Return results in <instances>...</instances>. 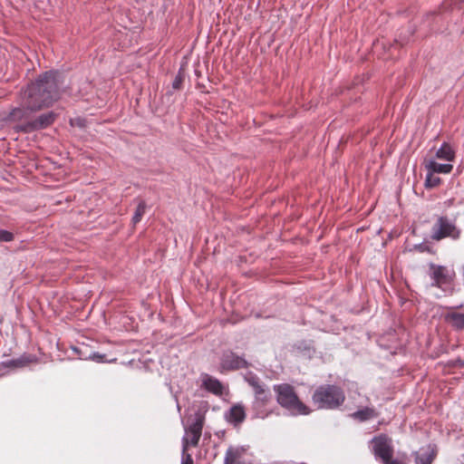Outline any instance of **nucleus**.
Returning <instances> with one entry per match:
<instances>
[{
  "label": "nucleus",
  "instance_id": "cd10ccee",
  "mask_svg": "<svg viewBox=\"0 0 464 464\" xmlns=\"http://www.w3.org/2000/svg\"><path fill=\"white\" fill-rule=\"evenodd\" d=\"M382 464H406L405 462L398 459H393V457L392 459H390V460L388 461H383L382 462Z\"/></svg>",
  "mask_w": 464,
  "mask_h": 464
},
{
  "label": "nucleus",
  "instance_id": "9d476101",
  "mask_svg": "<svg viewBox=\"0 0 464 464\" xmlns=\"http://www.w3.org/2000/svg\"><path fill=\"white\" fill-rule=\"evenodd\" d=\"M248 365L249 363L243 356H239L232 351L224 352L220 358L219 366L221 372L237 371L247 368Z\"/></svg>",
  "mask_w": 464,
  "mask_h": 464
},
{
  "label": "nucleus",
  "instance_id": "6e6552de",
  "mask_svg": "<svg viewBox=\"0 0 464 464\" xmlns=\"http://www.w3.org/2000/svg\"><path fill=\"white\" fill-rule=\"evenodd\" d=\"M372 453L377 461H388L393 457L392 440L387 434L374 436L370 441Z\"/></svg>",
  "mask_w": 464,
  "mask_h": 464
},
{
  "label": "nucleus",
  "instance_id": "9b49d317",
  "mask_svg": "<svg viewBox=\"0 0 464 464\" xmlns=\"http://www.w3.org/2000/svg\"><path fill=\"white\" fill-rule=\"evenodd\" d=\"M57 117L58 114L53 111L41 113L38 116L34 115L32 131L46 129L55 121Z\"/></svg>",
  "mask_w": 464,
  "mask_h": 464
},
{
  "label": "nucleus",
  "instance_id": "1a4fd4ad",
  "mask_svg": "<svg viewBox=\"0 0 464 464\" xmlns=\"http://www.w3.org/2000/svg\"><path fill=\"white\" fill-rule=\"evenodd\" d=\"M430 270L432 286L440 288L451 283L454 272L448 267L431 263L430 264Z\"/></svg>",
  "mask_w": 464,
  "mask_h": 464
},
{
  "label": "nucleus",
  "instance_id": "393cba45",
  "mask_svg": "<svg viewBox=\"0 0 464 464\" xmlns=\"http://www.w3.org/2000/svg\"><path fill=\"white\" fill-rule=\"evenodd\" d=\"M14 238L12 232L0 228V242H11Z\"/></svg>",
  "mask_w": 464,
  "mask_h": 464
},
{
  "label": "nucleus",
  "instance_id": "4be33fe9",
  "mask_svg": "<svg viewBox=\"0 0 464 464\" xmlns=\"http://www.w3.org/2000/svg\"><path fill=\"white\" fill-rule=\"evenodd\" d=\"M84 359L92 360L98 363H104V362H112L116 361V358L113 359H107V356L105 353H101L98 352H92L88 356L84 357Z\"/></svg>",
  "mask_w": 464,
  "mask_h": 464
},
{
  "label": "nucleus",
  "instance_id": "7ed1b4c3",
  "mask_svg": "<svg viewBox=\"0 0 464 464\" xmlns=\"http://www.w3.org/2000/svg\"><path fill=\"white\" fill-rule=\"evenodd\" d=\"M344 401V391L335 384H321L312 395V402L318 410H335Z\"/></svg>",
  "mask_w": 464,
  "mask_h": 464
},
{
  "label": "nucleus",
  "instance_id": "f257e3e1",
  "mask_svg": "<svg viewBox=\"0 0 464 464\" xmlns=\"http://www.w3.org/2000/svg\"><path fill=\"white\" fill-rule=\"evenodd\" d=\"M63 83V76L58 71H47L24 87L19 97H24L40 111L48 109L61 99Z\"/></svg>",
  "mask_w": 464,
  "mask_h": 464
},
{
  "label": "nucleus",
  "instance_id": "6ab92c4d",
  "mask_svg": "<svg viewBox=\"0 0 464 464\" xmlns=\"http://www.w3.org/2000/svg\"><path fill=\"white\" fill-rule=\"evenodd\" d=\"M447 319L457 330H464V314L451 313L447 315Z\"/></svg>",
  "mask_w": 464,
  "mask_h": 464
},
{
  "label": "nucleus",
  "instance_id": "412c9836",
  "mask_svg": "<svg viewBox=\"0 0 464 464\" xmlns=\"http://www.w3.org/2000/svg\"><path fill=\"white\" fill-rule=\"evenodd\" d=\"M147 209V204L144 200H140L136 208V210L133 214L131 222L133 226H136L139 222H140L143 215L145 214Z\"/></svg>",
  "mask_w": 464,
  "mask_h": 464
},
{
  "label": "nucleus",
  "instance_id": "b1692460",
  "mask_svg": "<svg viewBox=\"0 0 464 464\" xmlns=\"http://www.w3.org/2000/svg\"><path fill=\"white\" fill-rule=\"evenodd\" d=\"M185 75L182 70L180 69L177 75L175 76L173 82H172V88L175 90H179L182 87V83L184 81Z\"/></svg>",
  "mask_w": 464,
  "mask_h": 464
},
{
  "label": "nucleus",
  "instance_id": "2eb2a0df",
  "mask_svg": "<svg viewBox=\"0 0 464 464\" xmlns=\"http://www.w3.org/2000/svg\"><path fill=\"white\" fill-rule=\"evenodd\" d=\"M379 416V412L372 407H363L358 409L351 414V417L360 422H364Z\"/></svg>",
  "mask_w": 464,
  "mask_h": 464
},
{
  "label": "nucleus",
  "instance_id": "20e7f679",
  "mask_svg": "<svg viewBox=\"0 0 464 464\" xmlns=\"http://www.w3.org/2000/svg\"><path fill=\"white\" fill-rule=\"evenodd\" d=\"M20 104L13 108L7 115V121L14 123V129L17 132L30 133L32 132V125L34 114L40 111L39 109L34 108L24 97H19Z\"/></svg>",
  "mask_w": 464,
  "mask_h": 464
},
{
  "label": "nucleus",
  "instance_id": "a878e982",
  "mask_svg": "<svg viewBox=\"0 0 464 464\" xmlns=\"http://www.w3.org/2000/svg\"><path fill=\"white\" fill-rule=\"evenodd\" d=\"M86 121L83 118L77 117L74 119L70 120V124L72 126H77L79 128H84L85 127Z\"/></svg>",
  "mask_w": 464,
  "mask_h": 464
},
{
  "label": "nucleus",
  "instance_id": "c85d7f7f",
  "mask_svg": "<svg viewBox=\"0 0 464 464\" xmlns=\"http://www.w3.org/2000/svg\"><path fill=\"white\" fill-rule=\"evenodd\" d=\"M452 201H453V199H450V200H449V205H451V204H452Z\"/></svg>",
  "mask_w": 464,
  "mask_h": 464
},
{
  "label": "nucleus",
  "instance_id": "dca6fc26",
  "mask_svg": "<svg viewBox=\"0 0 464 464\" xmlns=\"http://www.w3.org/2000/svg\"><path fill=\"white\" fill-rule=\"evenodd\" d=\"M425 168L431 173L449 174L453 169V165L450 163H439L434 159L427 161Z\"/></svg>",
  "mask_w": 464,
  "mask_h": 464
},
{
  "label": "nucleus",
  "instance_id": "f03ea898",
  "mask_svg": "<svg viewBox=\"0 0 464 464\" xmlns=\"http://www.w3.org/2000/svg\"><path fill=\"white\" fill-rule=\"evenodd\" d=\"M244 380L252 387L254 399L251 403L253 417L266 419L273 412V397L269 388L253 372H247Z\"/></svg>",
  "mask_w": 464,
  "mask_h": 464
},
{
  "label": "nucleus",
  "instance_id": "ddd939ff",
  "mask_svg": "<svg viewBox=\"0 0 464 464\" xmlns=\"http://www.w3.org/2000/svg\"><path fill=\"white\" fill-rule=\"evenodd\" d=\"M227 422L234 426L240 425L246 419L245 407L242 404L233 405L225 414Z\"/></svg>",
  "mask_w": 464,
  "mask_h": 464
},
{
  "label": "nucleus",
  "instance_id": "5701e85b",
  "mask_svg": "<svg viewBox=\"0 0 464 464\" xmlns=\"http://www.w3.org/2000/svg\"><path fill=\"white\" fill-rule=\"evenodd\" d=\"M441 183V179L439 177L434 176L433 173L430 171H428L425 179V188H432L435 187H438Z\"/></svg>",
  "mask_w": 464,
  "mask_h": 464
},
{
  "label": "nucleus",
  "instance_id": "c756f323",
  "mask_svg": "<svg viewBox=\"0 0 464 464\" xmlns=\"http://www.w3.org/2000/svg\"><path fill=\"white\" fill-rule=\"evenodd\" d=\"M224 464H226V462H224Z\"/></svg>",
  "mask_w": 464,
  "mask_h": 464
},
{
  "label": "nucleus",
  "instance_id": "0eeeda50",
  "mask_svg": "<svg viewBox=\"0 0 464 464\" xmlns=\"http://www.w3.org/2000/svg\"><path fill=\"white\" fill-rule=\"evenodd\" d=\"M205 417L200 411H197L192 421L184 427V436L181 440L182 450L185 452L188 447H197L202 435Z\"/></svg>",
  "mask_w": 464,
  "mask_h": 464
},
{
  "label": "nucleus",
  "instance_id": "f3484780",
  "mask_svg": "<svg viewBox=\"0 0 464 464\" xmlns=\"http://www.w3.org/2000/svg\"><path fill=\"white\" fill-rule=\"evenodd\" d=\"M435 156L439 160L450 162L455 159V150L450 143L443 142L437 150Z\"/></svg>",
  "mask_w": 464,
  "mask_h": 464
},
{
  "label": "nucleus",
  "instance_id": "a211bd4d",
  "mask_svg": "<svg viewBox=\"0 0 464 464\" xmlns=\"http://www.w3.org/2000/svg\"><path fill=\"white\" fill-rule=\"evenodd\" d=\"M32 362L30 356L23 355L16 359H11L2 362L1 364L5 368H22Z\"/></svg>",
  "mask_w": 464,
  "mask_h": 464
},
{
  "label": "nucleus",
  "instance_id": "39448f33",
  "mask_svg": "<svg viewBox=\"0 0 464 464\" xmlns=\"http://www.w3.org/2000/svg\"><path fill=\"white\" fill-rule=\"evenodd\" d=\"M277 402L294 415H307L310 409L296 395L293 386L287 383L274 386Z\"/></svg>",
  "mask_w": 464,
  "mask_h": 464
},
{
  "label": "nucleus",
  "instance_id": "bb28decb",
  "mask_svg": "<svg viewBox=\"0 0 464 464\" xmlns=\"http://www.w3.org/2000/svg\"><path fill=\"white\" fill-rule=\"evenodd\" d=\"M187 451L182 450V459L181 464H193V459L192 456L188 453H186Z\"/></svg>",
  "mask_w": 464,
  "mask_h": 464
},
{
  "label": "nucleus",
  "instance_id": "aec40b11",
  "mask_svg": "<svg viewBox=\"0 0 464 464\" xmlns=\"http://www.w3.org/2000/svg\"><path fill=\"white\" fill-rule=\"evenodd\" d=\"M240 456L241 452L238 449L229 447L226 451L224 462H226V464H235Z\"/></svg>",
  "mask_w": 464,
  "mask_h": 464
},
{
  "label": "nucleus",
  "instance_id": "423d86ee",
  "mask_svg": "<svg viewBox=\"0 0 464 464\" xmlns=\"http://www.w3.org/2000/svg\"><path fill=\"white\" fill-rule=\"evenodd\" d=\"M462 230L456 224V219L450 218L448 216H437L430 230L432 240L440 241L444 238L459 240Z\"/></svg>",
  "mask_w": 464,
  "mask_h": 464
},
{
  "label": "nucleus",
  "instance_id": "4468645a",
  "mask_svg": "<svg viewBox=\"0 0 464 464\" xmlns=\"http://www.w3.org/2000/svg\"><path fill=\"white\" fill-rule=\"evenodd\" d=\"M412 455L414 456L415 464H432L437 456V450L435 447L429 445L425 451H414Z\"/></svg>",
  "mask_w": 464,
  "mask_h": 464
},
{
  "label": "nucleus",
  "instance_id": "f8f14e48",
  "mask_svg": "<svg viewBox=\"0 0 464 464\" xmlns=\"http://www.w3.org/2000/svg\"><path fill=\"white\" fill-rule=\"evenodd\" d=\"M201 381L202 388H204L208 392L215 394L217 396H221L223 394L224 386L218 379L208 373H203L201 375Z\"/></svg>",
  "mask_w": 464,
  "mask_h": 464
}]
</instances>
